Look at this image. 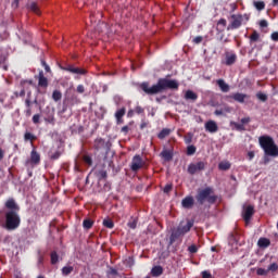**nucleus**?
Returning a JSON list of instances; mask_svg holds the SVG:
<instances>
[{"label":"nucleus","mask_w":278,"mask_h":278,"mask_svg":"<svg viewBox=\"0 0 278 278\" xmlns=\"http://www.w3.org/2000/svg\"><path fill=\"white\" fill-rule=\"evenodd\" d=\"M140 88L146 94L153 96L165 92V90H179V81L175 79L160 78L152 87H149V83H142Z\"/></svg>","instance_id":"1"},{"label":"nucleus","mask_w":278,"mask_h":278,"mask_svg":"<svg viewBox=\"0 0 278 278\" xmlns=\"http://www.w3.org/2000/svg\"><path fill=\"white\" fill-rule=\"evenodd\" d=\"M258 144L263 149L265 155L270 157H278V147L273 137L264 135L258 138Z\"/></svg>","instance_id":"2"},{"label":"nucleus","mask_w":278,"mask_h":278,"mask_svg":"<svg viewBox=\"0 0 278 278\" xmlns=\"http://www.w3.org/2000/svg\"><path fill=\"white\" fill-rule=\"evenodd\" d=\"M216 199H218V197L214 194L213 188L206 187L204 189H198L195 201L197 203H199V205H204L205 202L210 204H214L216 203Z\"/></svg>","instance_id":"3"},{"label":"nucleus","mask_w":278,"mask_h":278,"mask_svg":"<svg viewBox=\"0 0 278 278\" xmlns=\"http://www.w3.org/2000/svg\"><path fill=\"white\" fill-rule=\"evenodd\" d=\"M21 225V217L16 211H8L5 213V229L8 231H14V229H18Z\"/></svg>","instance_id":"4"},{"label":"nucleus","mask_w":278,"mask_h":278,"mask_svg":"<svg viewBox=\"0 0 278 278\" xmlns=\"http://www.w3.org/2000/svg\"><path fill=\"white\" fill-rule=\"evenodd\" d=\"M207 166V163L200 161L198 163H191L188 166L187 173L189 175H197V173H201V170H205V167Z\"/></svg>","instance_id":"5"},{"label":"nucleus","mask_w":278,"mask_h":278,"mask_svg":"<svg viewBox=\"0 0 278 278\" xmlns=\"http://www.w3.org/2000/svg\"><path fill=\"white\" fill-rule=\"evenodd\" d=\"M232 22L228 25L227 30L230 31V29H238L242 25V15L241 14H232L231 15Z\"/></svg>","instance_id":"6"},{"label":"nucleus","mask_w":278,"mask_h":278,"mask_svg":"<svg viewBox=\"0 0 278 278\" xmlns=\"http://www.w3.org/2000/svg\"><path fill=\"white\" fill-rule=\"evenodd\" d=\"M142 157L137 154L132 157L130 168L134 173H138L142 168Z\"/></svg>","instance_id":"7"},{"label":"nucleus","mask_w":278,"mask_h":278,"mask_svg":"<svg viewBox=\"0 0 278 278\" xmlns=\"http://www.w3.org/2000/svg\"><path fill=\"white\" fill-rule=\"evenodd\" d=\"M254 214H255V208L253 207V205L247 206L243 210V219L245 220V223H249V220H251Z\"/></svg>","instance_id":"8"},{"label":"nucleus","mask_w":278,"mask_h":278,"mask_svg":"<svg viewBox=\"0 0 278 278\" xmlns=\"http://www.w3.org/2000/svg\"><path fill=\"white\" fill-rule=\"evenodd\" d=\"M181 205L185 210H192L194 207V198L192 195H188L181 201Z\"/></svg>","instance_id":"9"},{"label":"nucleus","mask_w":278,"mask_h":278,"mask_svg":"<svg viewBox=\"0 0 278 278\" xmlns=\"http://www.w3.org/2000/svg\"><path fill=\"white\" fill-rule=\"evenodd\" d=\"M184 236L181 228L177 227V229H174L172 231V235L169 237V247L175 244L176 240L180 237Z\"/></svg>","instance_id":"10"},{"label":"nucleus","mask_w":278,"mask_h":278,"mask_svg":"<svg viewBox=\"0 0 278 278\" xmlns=\"http://www.w3.org/2000/svg\"><path fill=\"white\" fill-rule=\"evenodd\" d=\"M228 99H233L237 103H244V100L249 99V96L247 93L237 92L229 96Z\"/></svg>","instance_id":"11"},{"label":"nucleus","mask_w":278,"mask_h":278,"mask_svg":"<svg viewBox=\"0 0 278 278\" xmlns=\"http://www.w3.org/2000/svg\"><path fill=\"white\" fill-rule=\"evenodd\" d=\"M38 86L39 88H48L49 87V79L45 77V72L40 71L38 75Z\"/></svg>","instance_id":"12"},{"label":"nucleus","mask_w":278,"mask_h":278,"mask_svg":"<svg viewBox=\"0 0 278 278\" xmlns=\"http://www.w3.org/2000/svg\"><path fill=\"white\" fill-rule=\"evenodd\" d=\"M64 71H67L68 73H72L73 75H86V70L75 67L73 65H68L64 68Z\"/></svg>","instance_id":"13"},{"label":"nucleus","mask_w":278,"mask_h":278,"mask_svg":"<svg viewBox=\"0 0 278 278\" xmlns=\"http://www.w3.org/2000/svg\"><path fill=\"white\" fill-rule=\"evenodd\" d=\"M192 227H194V219L188 220L185 226H184V224H180L178 226L180 231H182L184 236H185V233H188V231H190V229H192Z\"/></svg>","instance_id":"14"},{"label":"nucleus","mask_w":278,"mask_h":278,"mask_svg":"<svg viewBox=\"0 0 278 278\" xmlns=\"http://www.w3.org/2000/svg\"><path fill=\"white\" fill-rule=\"evenodd\" d=\"M205 129L210 131V134H216V131H218V124L214 121H208L205 123Z\"/></svg>","instance_id":"15"},{"label":"nucleus","mask_w":278,"mask_h":278,"mask_svg":"<svg viewBox=\"0 0 278 278\" xmlns=\"http://www.w3.org/2000/svg\"><path fill=\"white\" fill-rule=\"evenodd\" d=\"M5 207L8 210H11L10 212H18V205L16 204V202L14 201V199H9L5 202Z\"/></svg>","instance_id":"16"},{"label":"nucleus","mask_w":278,"mask_h":278,"mask_svg":"<svg viewBox=\"0 0 278 278\" xmlns=\"http://www.w3.org/2000/svg\"><path fill=\"white\" fill-rule=\"evenodd\" d=\"M62 153H64V150H62V148H58V150H55L54 152L50 151L49 157L50 160H60Z\"/></svg>","instance_id":"17"},{"label":"nucleus","mask_w":278,"mask_h":278,"mask_svg":"<svg viewBox=\"0 0 278 278\" xmlns=\"http://www.w3.org/2000/svg\"><path fill=\"white\" fill-rule=\"evenodd\" d=\"M257 245L260 247V249H268V247H270V239L260 238L257 241Z\"/></svg>","instance_id":"18"},{"label":"nucleus","mask_w":278,"mask_h":278,"mask_svg":"<svg viewBox=\"0 0 278 278\" xmlns=\"http://www.w3.org/2000/svg\"><path fill=\"white\" fill-rule=\"evenodd\" d=\"M185 99L187 101H197V99H199V96L192 90H187L185 93Z\"/></svg>","instance_id":"19"},{"label":"nucleus","mask_w":278,"mask_h":278,"mask_svg":"<svg viewBox=\"0 0 278 278\" xmlns=\"http://www.w3.org/2000/svg\"><path fill=\"white\" fill-rule=\"evenodd\" d=\"M160 155L165 162H170V160H173V151L170 150H163Z\"/></svg>","instance_id":"20"},{"label":"nucleus","mask_w":278,"mask_h":278,"mask_svg":"<svg viewBox=\"0 0 278 278\" xmlns=\"http://www.w3.org/2000/svg\"><path fill=\"white\" fill-rule=\"evenodd\" d=\"M237 59L238 56L236 54L226 53V66H231L232 64H236Z\"/></svg>","instance_id":"21"},{"label":"nucleus","mask_w":278,"mask_h":278,"mask_svg":"<svg viewBox=\"0 0 278 278\" xmlns=\"http://www.w3.org/2000/svg\"><path fill=\"white\" fill-rule=\"evenodd\" d=\"M30 161L33 164H40V154L36 150L30 152Z\"/></svg>","instance_id":"22"},{"label":"nucleus","mask_w":278,"mask_h":278,"mask_svg":"<svg viewBox=\"0 0 278 278\" xmlns=\"http://www.w3.org/2000/svg\"><path fill=\"white\" fill-rule=\"evenodd\" d=\"M217 86H219L222 92H229V85L227 83H225L224 79H218Z\"/></svg>","instance_id":"23"},{"label":"nucleus","mask_w":278,"mask_h":278,"mask_svg":"<svg viewBox=\"0 0 278 278\" xmlns=\"http://www.w3.org/2000/svg\"><path fill=\"white\" fill-rule=\"evenodd\" d=\"M163 273H164V268H162V266H154L151 269L152 277H160V275H162Z\"/></svg>","instance_id":"24"},{"label":"nucleus","mask_w":278,"mask_h":278,"mask_svg":"<svg viewBox=\"0 0 278 278\" xmlns=\"http://www.w3.org/2000/svg\"><path fill=\"white\" fill-rule=\"evenodd\" d=\"M20 40H23L25 43L29 40V33H27L25 29L20 30L18 34Z\"/></svg>","instance_id":"25"},{"label":"nucleus","mask_w":278,"mask_h":278,"mask_svg":"<svg viewBox=\"0 0 278 278\" xmlns=\"http://www.w3.org/2000/svg\"><path fill=\"white\" fill-rule=\"evenodd\" d=\"M96 176L98 177L99 181H101V179H108V170L104 168L97 170Z\"/></svg>","instance_id":"26"},{"label":"nucleus","mask_w":278,"mask_h":278,"mask_svg":"<svg viewBox=\"0 0 278 278\" xmlns=\"http://www.w3.org/2000/svg\"><path fill=\"white\" fill-rule=\"evenodd\" d=\"M218 168L219 170H229V168H231V163H229L228 161L220 162L218 164Z\"/></svg>","instance_id":"27"},{"label":"nucleus","mask_w":278,"mask_h":278,"mask_svg":"<svg viewBox=\"0 0 278 278\" xmlns=\"http://www.w3.org/2000/svg\"><path fill=\"white\" fill-rule=\"evenodd\" d=\"M167 136H170V129L164 128L159 132L157 138H160V140H164Z\"/></svg>","instance_id":"28"},{"label":"nucleus","mask_w":278,"mask_h":278,"mask_svg":"<svg viewBox=\"0 0 278 278\" xmlns=\"http://www.w3.org/2000/svg\"><path fill=\"white\" fill-rule=\"evenodd\" d=\"M52 99L53 101L58 102V101H62V91L60 90H54L52 92Z\"/></svg>","instance_id":"29"},{"label":"nucleus","mask_w":278,"mask_h":278,"mask_svg":"<svg viewBox=\"0 0 278 278\" xmlns=\"http://www.w3.org/2000/svg\"><path fill=\"white\" fill-rule=\"evenodd\" d=\"M25 105L27 108L26 116H31V100L29 98L25 100Z\"/></svg>","instance_id":"30"},{"label":"nucleus","mask_w":278,"mask_h":278,"mask_svg":"<svg viewBox=\"0 0 278 278\" xmlns=\"http://www.w3.org/2000/svg\"><path fill=\"white\" fill-rule=\"evenodd\" d=\"M103 226L108 229H114V222H112L110 218H106L103 220Z\"/></svg>","instance_id":"31"},{"label":"nucleus","mask_w":278,"mask_h":278,"mask_svg":"<svg viewBox=\"0 0 278 278\" xmlns=\"http://www.w3.org/2000/svg\"><path fill=\"white\" fill-rule=\"evenodd\" d=\"M254 8H256L260 12L266 8V3L264 1H254Z\"/></svg>","instance_id":"32"},{"label":"nucleus","mask_w":278,"mask_h":278,"mask_svg":"<svg viewBox=\"0 0 278 278\" xmlns=\"http://www.w3.org/2000/svg\"><path fill=\"white\" fill-rule=\"evenodd\" d=\"M94 223L91 220V219H85L84 222H83V227L85 228V229H92V225H93Z\"/></svg>","instance_id":"33"},{"label":"nucleus","mask_w":278,"mask_h":278,"mask_svg":"<svg viewBox=\"0 0 278 278\" xmlns=\"http://www.w3.org/2000/svg\"><path fill=\"white\" fill-rule=\"evenodd\" d=\"M105 141L103 139H96L94 141V147L96 149H101L102 147H104Z\"/></svg>","instance_id":"34"},{"label":"nucleus","mask_w":278,"mask_h":278,"mask_svg":"<svg viewBox=\"0 0 278 278\" xmlns=\"http://www.w3.org/2000/svg\"><path fill=\"white\" fill-rule=\"evenodd\" d=\"M73 270H74L73 266H65L62 268V274L65 276L71 275V273H73Z\"/></svg>","instance_id":"35"},{"label":"nucleus","mask_w":278,"mask_h":278,"mask_svg":"<svg viewBox=\"0 0 278 278\" xmlns=\"http://www.w3.org/2000/svg\"><path fill=\"white\" fill-rule=\"evenodd\" d=\"M197 153V147L188 146L187 148V155H194Z\"/></svg>","instance_id":"36"},{"label":"nucleus","mask_w":278,"mask_h":278,"mask_svg":"<svg viewBox=\"0 0 278 278\" xmlns=\"http://www.w3.org/2000/svg\"><path fill=\"white\" fill-rule=\"evenodd\" d=\"M125 112H126L125 108L119 109L115 113V118H123V116H125Z\"/></svg>","instance_id":"37"},{"label":"nucleus","mask_w":278,"mask_h":278,"mask_svg":"<svg viewBox=\"0 0 278 278\" xmlns=\"http://www.w3.org/2000/svg\"><path fill=\"white\" fill-rule=\"evenodd\" d=\"M250 40L251 42H257L260 40V34L257 31H254L251 36H250Z\"/></svg>","instance_id":"38"},{"label":"nucleus","mask_w":278,"mask_h":278,"mask_svg":"<svg viewBox=\"0 0 278 278\" xmlns=\"http://www.w3.org/2000/svg\"><path fill=\"white\" fill-rule=\"evenodd\" d=\"M29 10H31V12H35L36 14H38V4H36V2H30L28 4Z\"/></svg>","instance_id":"39"},{"label":"nucleus","mask_w":278,"mask_h":278,"mask_svg":"<svg viewBox=\"0 0 278 278\" xmlns=\"http://www.w3.org/2000/svg\"><path fill=\"white\" fill-rule=\"evenodd\" d=\"M256 97H257V99H258L260 101H263V102L268 101V96H266V93L258 92V93L256 94Z\"/></svg>","instance_id":"40"},{"label":"nucleus","mask_w":278,"mask_h":278,"mask_svg":"<svg viewBox=\"0 0 278 278\" xmlns=\"http://www.w3.org/2000/svg\"><path fill=\"white\" fill-rule=\"evenodd\" d=\"M45 121L50 125H55V117L53 115H49L48 117H45Z\"/></svg>","instance_id":"41"},{"label":"nucleus","mask_w":278,"mask_h":278,"mask_svg":"<svg viewBox=\"0 0 278 278\" xmlns=\"http://www.w3.org/2000/svg\"><path fill=\"white\" fill-rule=\"evenodd\" d=\"M24 140H36V136H34L31 132H25Z\"/></svg>","instance_id":"42"},{"label":"nucleus","mask_w":278,"mask_h":278,"mask_svg":"<svg viewBox=\"0 0 278 278\" xmlns=\"http://www.w3.org/2000/svg\"><path fill=\"white\" fill-rule=\"evenodd\" d=\"M138 226V219H132V222H129L128 223V227L130 228V229H136V227Z\"/></svg>","instance_id":"43"},{"label":"nucleus","mask_w":278,"mask_h":278,"mask_svg":"<svg viewBox=\"0 0 278 278\" xmlns=\"http://www.w3.org/2000/svg\"><path fill=\"white\" fill-rule=\"evenodd\" d=\"M59 260L58 253L56 252H52L51 253V264H55Z\"/></svg>","instance_id":"44"},{"label":"nucleus","mask_w":278,"mask_h":278,"mask_svg":"<svg viewBox=\"0 0 278 278\" xmlns=\"http://www.w3.org/2000/svg\"><path fill=\"white\" fill-rule=\"evenodd\" d=\"M256 274L260 275V276H266V275H268V269L258 268L256 270Z\"/></svg>","instance_id":"45"},{"label":"nucleus","mask_w":278,"mask_h":278,"mask_svg":"<svg viewBox=\"0 0 278 278\" xmlns=\"http://www.w3.org/2000/svg\"><path fill=\"white\" fill-rule=\"evenodd\" d=\"M84 162L85 164H88V166H92V157H90L89 155L84 156Z\"/></svg>","instance_id":"46"},{"label":"nucleus","mask_w":278,"mask_h":278,"mask_svg":"<svg viewBox=\"0 0 278 278\" xmlns=\"http://www.w3.org/2000/svg\"><path fill=\"white\" fill-rule=\"evenodd\" d=\"M8 56L0 50V64H4Z\"/></svg>","instance_id":"47"},{"label":"nucleus","mask_w":278,"mask_h":278,"mask_svg":"<svg viewBox=\"0 0 278 278\" xmlns=\"http://www.w3.org/2000/svg\"><path fill=\"white\" fill-rule=\"evenodd\" d=\"M33 123H34L35 125H38V123H40V114H35V115L33 116Z\"/></svg>","instance_id":"48"},{"label":"nucleus","mask_w":278,"mask_h":278,"mask_svg":"<svg viewBox=\"0 0 278 278\" xmlns=\"http://www.w3.org/2000/svg\"><path fill=\"white\" fill-rule=\"evenodd\" d=\"M277 269H278L277 263H273V264H270V265L268 266L267 271H269V270L275 271V270H277Z\"/></svg>","instance_id":"49"},{"label":"nucleus","mask_w":278,"mask_h":278,"mask_svg":"<svg viewBox=\"0 0 278 278\" xmlns=\"http://www.w3.org/2000/svg\"><path fill=\"white\" fill-rule=\"evenodd\" d=\"M41 64L45 67L46 73H51V67H49L46 61H41Z\"/></svg>","instance_id":"50"},{"label":"nucleus","mask_w":278,"mask_h":278,"mask_svg":"<svg viewBox=\"0 0 278 278\" xmlns=\"http://www.w3.org/2000/svg\"><path fill=\"white\" fill-rule=\"evenodd\" d=\"M170 190H173V185H166L163 189V191L165 192V194H168V192H170Z\"/></svg>","instance_id":"51"},{"label":"nucleus","mask_w":278,"mask_h":278,"mask_svg":"<svg viewBox=\"0 0 278 278\" xmlns=\"http://www.w3.org/2000/svg\"><path fill=\"white\" fill-rule=\"evenodd\" d=\"M77 92H79V94H84V92H86V89L84 88V85H78L77 86Z\"/></svg>","instance_id":"52"},{"label":"nucleus","mask_w":278,"mask_h":278,"mask_svg":"<svg viewBox=\"0 0 278 278\" xmlns=\"http://www.w3.org/2000/svg\"><path fill=\"white\" fill-rule=\"evenodd\" d=\"M189 253H197L198 249L197 245L192 244L188 248Z\"/></svg>","instance_id":"53"},{"label":"nucleus","mask_w":278,"mask_h":278,"mask_svg":"<svg viewBox=\"0 0 278 278\" xmlns=\"http://www.w3.org/2000/svg\"><path fill=\"white\" fill-rule=\"evenodd\" d=\"M217 25H222L223 27H227V20L220 18V20L217 22Z\"/></svg>","instance_id":"54"},{"label":"nucleus","mask_w":278,"mask_h":278,"mask_svg":"<svg viewBox=\"0 0 278 278\" xmlns=\"http://www.w3.org/2000/svg\"><path fill=\"white\" fill-rule=\"evenodd\" d=\"M249 123H251V117H243V118H241V124L249 125Z\"/></svg>","instance_id":"55"},{"label":"nucleus","mask_w":278,"mask_h":278,"mask_svg":"<svg viewBox=\"0 0 278 278\" xmlns=\"http://www.w3.org/2000/svg\"><path fill=\"white\" fill-rule=\"evenodd\" d=\"M202 278H212V274L207 270L202 271Z\"/></svg>","instance_id":"56"},{"label":"nucleus","mask_w":278,"mask_h":278,"mask_svg":"<svg viewBox=\"0 0 278 278\" xmlns=\"http://www.w3.org/2000/svg\"><path fill=\"white\" fill-rule=\"evenodd\" d=\"M193 42H194L195 45H200V42H203V37H201V36L195 37V38L193 39Z\"/></svg>","instance_id":"57"},{"label":"nucleus","mask_w":278,"mask_h":278,"mask_svg":"<svg viewBox=\"0 0 278 278\" xmlns=\"http://www.w3.org/2000/svg\"><path fill=\"white\" fill-rule=\"evenodd\" d=\"M236 129L239 131H244V125L243 124H235Z\"/></svg>","instance_id":"58"},{"label":"nucleus","mask_w":278,"mask_h":278,"mask_svg":"<svg viewBox=\"0 0 278 278\" xmlns=\"http://www.w3.org/2000/svg\"><path fill=\"white\" fill-rule=\"evenodd\" d=\"M271 40H274V42H278V31L271 34Z\"/></svg>","instance_id":"59"},{"label":"nucleus","mask_w":278,"mask_h":278,"mask_svg":"<svg viewBox=\"0 0 278 278\" xmlns=\"http://www.w3.org/2000/svg\"><path fill=\"white\" fill-rule=\"evenodd\" d=\"M109 275H112L113 277H116V275H118V270H116L115 268H111L109 271Z\"/></svg>","instance_id":"60"},{"label":"nucleus","mask_w":278,"mask_h":278,"mask_svg":"<svg viewBox=\"0 0 278 278\" xmlns=\"http://www.w3.org/2000/svg\"><path fill=\"white\" fill-rule=\"evenodd\" d=\"M260 27H268V22L266 20H262L260 22Z\"/></svg>","instance_id":"61"},{"label":"nucleus","mask_w":278,"mask_h":278,"mask_svg":"<svg viewBox=\"0 0 278 278\" xmlns=\"http://www.w3.org/2000/svg\"><path fill=\"white\" fill-rule=\"evenodd\" d=\"M135 112L137 114H142L144 112V109H142L141 106H136Z\"/></svg>","instance_id":"62"},{"label":"nucleus","mask_w":278,"mask_h":278,"mask_svg":"<svg viewBox=\"0 0 278 278\" xmlns=\"http://www.w3.org/2000/svg\"><path fill=\"white\" fill-rule=\"evenodd\" d=\"M25 96V89H22L21 91H20V93L18 92H15V97H24Z\"/></svg>","instance_id":"63"},{"label":"nucleus","mask_w":278,"mask_h":278,"mask_svg":"<svg viewBox=\"0 0 278 278\" xmlns=\"http://www.w3.org/2000/svg\"><path fill=\"white\" fill-rule=\"evenodd\" d=\"M21 0H14L12 2V8H18V3H20Z\"/></svg>","instance_id":"64"}]
</instances>
